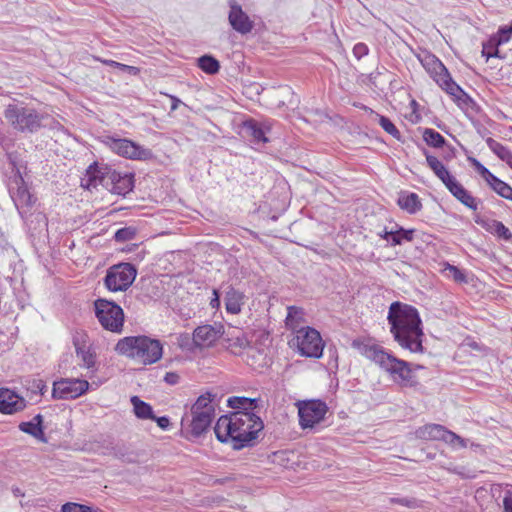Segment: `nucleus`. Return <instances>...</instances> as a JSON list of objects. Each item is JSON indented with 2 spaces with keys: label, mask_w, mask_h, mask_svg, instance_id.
Returning a JSON list of instances; mask_svg holds the SVG:
<instances>
[{
  "label": "nucleus",
  "mask_w": 512,
  "mask_h": 512,
  "mask_svg": "<svg viewBox=\"0 0 512 512\" xmlns=\"http://www.w3.org/2000/svg\"><path fill=\"white\" fill-rule=\"evenodd\" d=\"M37 388L40 390L41 394L43 393L42 390L45 388V385L43 384L42 380L38 381Z\"/></svg>",
  "instance_id": "nucleus-59"
},
{
  "label": "nucleus",
  "mask_w": 512,
  "mask_h": 512,
  "mask_svg": "<svg viewBox=\"0 0 512 512\" xmlns=\"http://www.w3.org/2000/svg\"><path fill=\"white\" fill-rule=\"evenodd\" d=\"M222 332V326H199L193 332L192 344L199 348L210 347L222 336Z\"/></svg>",
  "instance_id": "nucleus-16"
},
{
  "label": "nucleus",
  "mask_w": 512,
  "mask_h": 512,
  "mask_svg": "<svg viewBox=\"0 0 512 512\" xmlns=\"http://www.w3.org/2000/svg\"><path fill=\"white\" fill-rule=\"evenodd\" d=\"M95 315L101 326L110 332L120 334L124 326L123 309L106 299H97L94 302Z\"/></svg>",
  "instance_id": "nucleus-7"
},
{
  "label": "nucleus",
  "mask_w": 512,
  "mask_h": 512,
  "mask_svg": "<svg viewBox=\"0 0 512 512\" xmlns=\"http://www.w3.org/2000/svg\"><path fill=\"white\" fill-rule=\"evenodd\" d=\"M391 502H396V503H399L401 505H405V506H410V503L411 501H409L408 499L406 498H402V499H395V498H392L391 499Z\"/></svg>",
  "instance_id": "nucleus-56"
},
{
  "label": "nucleus",
  "mask_w": 512,
  "mask_h": 512,
  "mask_svg": "<svg viewBox=\"0 0 512 512\" xmlns=\"http://www.w3.org/2000/svg\"><path fill=\"white\" fill-rule=\"evenodd\" d=\"M105 143L113 152L128 159L147 160L152 157L151 150L146 149L129 139L107 137Z\"/></svg>",
  "instance_id": "nucleus-11"
},
{
  "label": "nucleus",
  "mask_w": 512,
  "mask_h": 512,
  "mask_svg": "<svg viewBox=\"0 0 512 512\" xmlns=\"http://www.w3.org/2000/svg\"><path fill=\"white\" fill-rule=\"evenodd\" d=\"M113 455L118 458H123L124 454L120 451V449L113 448Z\"/></svg>",
  "instance_id": "nucleus-57"
},
{
  "label": "nucleus",
  "mask_w": 512,
  "mask_h": 512,
  "mask_svg": "<svg viewBox=\"0 0 512 512\" xmlns=\"http://www.w3.org/2000/svg\"><path fill=\"white\" fill-rule=\"evenodd\" d=\"M4 117L14 129L23 133H33L41 127L42 117L34 109L21 105H8Z\"/></svg>",
  "instance_id": "nucleus-6"
},
{
  "label": "nucleus",
  "mask_w": 512,
  "mask_h": 512,
  "mask_svg": "<svg viewBox=\"0 0 512 512\" xmlns=\"http://www.w3.org/2000/svg\"><path fill=\"white\" fill-rule=\"evenodd\" d=\"M89 388V382L81 379H61L54 382L52 396L56 399H75Z\"/></svg>",
  "instance_id": "nucleus-14"
},
{
  "label": "nucleus",
  "mask_w": 512,
  "mask_h": 512,
  "mask_svg": "<svg viewBox=\"0 0 512 512\" xmlns=\"http://www.w3.org/2000/svg\"><path fill=\"white\" fill-rule=\"evenodd\" d=\"M379 125L391 136H393L396 139H400V132L396 128V126L391 122V120L385 116L376 114L375 115Z\"/></svg>",
  "instance_id": "nucleus-38"
},
{
  "label": "nucleus",
  "mask_w": 512,
  "mask_h": 512,
  "mask_svg": "<svg viewBox=\"0 0 512 512\" xmlns=\"http://www.w3.org/2000/svg\"><path fill=\"white\" fill-rule=\"evenodd\" d=\"M388 322L395 341L410 352H422V328L418 311L411 305L393 302L389 307Z\"/></svg>",
  "instance_id": "nucleus-2"
},
{
  "label": "nucleus",
  "mask_w": 512,
  "mask_h": 512,
  "mask_svg": "<svg viewBox=\"0 0 512 512\" xmlns=\"http://www.w3.org/2000/svg\"><path fill=\"white\" fill-rule=\"evenodd\" d=\"M426 161L429 168L442 181L444 185L450 182L454 176L447 170L444 164L435 156L426 153Z\"/></svg>",
  "instance_id": "nucleus-24"
},
{
  "label": "nucleus",
  "mask_w": 512,
  "mask_h": 512,
  "mask_svg": "<svg viewBox=\"0 0 512 512\" xmlns=\"http://www.w3.org/2000/svg\"><path fill=\"white\" fill-rule=\"evenodd\" d=\"M445 443L451 445L454 448H466L467 447V441L457 435L456 433L447 430L444 433L443 439Z\"/></svg>",
  "instance_id": "nucleus-37"
},
{
  "label": "nucleus",
  "mask_w": 512,
  "mask_h": 512,
  "mask_svg": "<svg viewBox=\"0 0 512 512\" xmlns=\"http://www.w3.org/2000/svg\"><path fill=\"white\" fill-rule=\"evenodd\" d=\"M398 205L410 214H414L422 207L419 197L415 193H403L399 196Z\"/></svg>",
  "instance_id": "nucleus-27"
},
{
  "label": "nucleus",
  "mask_w": 512,
  "mask_h": 512,
  "mask_svg": "<svg viewBox=\"0 0 512 512\" xmlns=\"http://www.w3.org/2000/svg\"><path fill=\"white\" fill-rule=\"evenodd\" d=\"M418 59L427 73L448 94L457 99L466 95L461 87L453 81L447 68L435 55L425 51L418 55Z\"/></svg>",
  "instance_id": "nucleus-5"
},
{
  "label": "nucleus",
  "mask_w": 512,
  "mask_h": 512,
  "mask_svg": "<svg viewBox=\"0 0 512 512\" xmlns=\"http://www.w3.org/2000/svg\"><path fill=\"white\" fill-rule=\"evenodd\" d=\"M243 130L248 136L252 137L256 143H267L269 141L265 136L269 128L256 120L250 119L245 121L243 123Z\"/></svg>",
  "instance_id": "nucleus-22"
},
{
  "label": "nucleus",
  "mask_w": 512,
  "mask_h": 512,
  "mask_svg": "<svg viewBox=\"0 0 512 512\" xmlns=\"http://www.w3.org/2000/svg\"><path fill=\"white\" fill-rule=\"evenodd\" d=\"M61 512H99V510L87 505L68 502L62 505Z\"/></svg>",
  "instance_id": "nucleus-40"
},
{
  "label": "nucleus",
  "mask_w": 512,
  "mask_h": 512,
  "mask_svg": "<svg viewBox=\"0 0 512 512\" xmlns=\"http://www.w3.org/2000/svg\"><path fill=\"white\" fill-rule=\"evenodd\" d=\"M153 420H156L157 422V425L162 428V429H166L168 428V426L170 425V420L168 417L166 416H162V417H156L153 419Z\"/></svg>",
  "instance_id": "nucleus-50"
},
{
  "label": "nucleus",
  "mask_w": 512,
  "mask_h": 512,
  "mask_svg": "<svg viewBox=\"0 0 512 512\" xmlns=\"http://www.w3.org/2000/svg\"><path fill=\"white\" fill-rule=\"evenodd\" d=\"M446 428L439 424H428L416 431L417 437L424 440H442Z\"/></svg>",
  "instance_id": "nucleus-25"
},
{
  "label": "nucleus",
  "mask_w": 512,
  "mask_h": 512,
  "mask_svg": "<svg viewBox=\"0 0 512 512\" xmlns=\"http://www.w3.org/2000/svg\"><path fill=\"white\" fill-rule=\"evenodd\" d=\"M475 222L483 227L486 231L492 234H496L505 240L512 238V234L510 233L509 229L500 221L476 216Z\"/></svg>",
  "instance_id": "nucleus-20"
},
{
  "label": "nucleus",
  "mask_w": 512,
  "mask_h": 512,
  "mask_svg": "<svg viewBox=\"0 0 512 512\" xmlns=\"http://www.w3.org/2000/svg\"><path fill=\"white\" fill-rule=\"evenodd\" d=\"M458 201H460L463 205L466 207L477 210L478 208V201L475 197H473L468 191L463 194L461 197H458Z\"/></svg>",
  "instance_id": "nucleus-44"
},
{
  "label": "nucleus",
  "mask_w": 512,
  "mask_h": 512,
  "mask_svg": "<svg viewBox=\"0 0 512 512\" xmlns=\"http://www.w3.org/2000/svg\"><path fill=\"white\" fill-rule=\"evenodd\" d=\"M207 412L210 414H214V406L212 404V395L210 393H206L198 397L196 402L193 404L191 408V412Z\"/></svg>",
  "instance_id": "nucleus-33"
},
{
  "label": "nucleus",
  "mask_w": 512,
  "mask_h": 512,
  "mask_svg": "<svg viewBox=\"0 0 512 512\" xmlns=\"http://www.w3.org/2000/svg\"><path fill=\"white\" fill-rule=\"evenodd\" d=\"M303 315L304 313L301 308L295 306L288 307V313L285 320L286 326L297 332L300 329V323L303 320Z\"/></svg>",
  "instance_id": "nucleus-30"
},
{
  "label": "nucleus",
  "mask_w": 512,
  "mask_h": 512,
  "mask_svg": "<svg viewBox=\"0 0 512 512\" xmlns=\"http://www.w3.org/2000/svg\"><path fill=\"white\" fill-rule=\"evenodd\" d=\"M391 234H392V231H388L385 228L381 233H379V236L389 242Z\"/></svg>",
  "instance_id": "nucleus-55"
},
{
  "label": "nucleus",
  "mask_w": 512,
  "mask_h": 512,
  "mask_svg": "<svg viewBox=\"0 0 512 512\" xmlns=\"http://www.w3.org/2000/svg\"><path fill=\"white\" fill-rule=\"evenodd\" d=\"M225 347L233 354H239L243 349L249 346V341L245 334L237 328L230 327L222 332Z\"/></svg>",
  "instance_id": "nucleus-18"
},
{
  "label": "nucleus",
  "mask_w": 512,
  "mask_h": 512,
  "mask_svg": "<svg viewBox=\"0 0 512 512\" xmlns=\"http://www.w3.org/2000/svg\"><path fill=\"white\" fill-rule=\"evenodd\" d=\"M86 339L87 335L85 333H77L73 337V344L77 357L81 359V365L87 369H91L95 366L96 354L87 345Z\"/></svg>",
  "instance_id": "nucleus-17"
},
{
  "label": "nucleus",
  "mask_w": 512,
  "mask_h": 512,
  "mask_svg": "<svg viewBox=\"0 0 512 512\" xmlns=\"http://www.w3.org/2000/svg\"><path fill=\"white\" fill-rule=\"evenodd\" d=\"M228 5L230 8L228 21L231 27L243 35L250 33L254 27L250 17L243 11L236 0H228Z\"/></svg>",
  "instance_id": "nucleus-15"
},
{
  "label": "nucleus",
  "mask_w": 512,
  "mask_h": 512,
  "mask_svg": "<svg viewBox=\"0 0 512 512\" xmlns=\"http://www.w3.org/2000/svg\"><path fill=\"white\" fill-rule=\"evenodd\" d=\"M229 407L237 411L253 412L257 407V400L246 397H231L228 399Z\"/></svg>",
  "instance_id": "nucleus-28"
},
{
  "label": "nucleus",
  "mask_w": 512,
  "mask_h": 512,
  "mask_svg": "<svg viewBox=\"0 0 512 512\" xmlns=\"http://www.w3.org/2000/svg\"><path fill=\"white\" fill-rule=\"evenodd\" d=\"M445 187L457 200L458 197H461L467 192V190L457 181L455 177L450 182L446 183Z\"/></svg>",
  "instance_id": "nucleus-43"
},
{
  "label": "nucleus",
  "mask_w": 512,
  "mask_h": 512,
  "mask_svg": "<svg viewBox=\"0 0 512 512\" xmlns=\"http://www.w3.org/2000/svg\"><path fill=\"white\" fill-rule=\"evenodd\" d=\"M296 346L302 356L320 358L323 354L324 343L320 333L311 327L300 328L295 338Z\"/></svg>",
  "instance_id": "nucleus-9"
},
{
  "label": "nucleus",
  "mask_w": 512,
  "mask_h": 512,
  "mask_svg": "<svg viewBox=\"0 0 512 512\" xmlns=\"http://www.w3.org/2000/svg\"><path fill=\"white\" fill-rule=\"evenodd\" d=\"M114 350L142 365L157 363L163 356V345L155 338L146 335L126 336L118 340Z\"/></svg>",
  "instance_id": "nucleus-3"
},
{
  "label": "nucleus",
  "mask_w": 512,
  "mask_h": 512,
  "mask_svg": "<svg viewBox=\"0 0 512 512\" xmlns=\"http://www.w3.org/2000/svg\"><path fill=\"white\" fill-rule=\"evenodd\" d=\"M190 343H192L190 337L186 334V335H181L180 336V339H179V345L181 348H189V345Z\"/></svg>",
  "instance_id": "nucleus-52"
},
{
  "label": "nucleus",
  "mask_w": 512,
  "mask_h": 512,
  "mask_svg": "<svg viewBox=\"0 0 512 512\" xmlns=\"http://www.w3.org/2000/svg\"><path fill=\"white\" fill-rule=\"evenodd\" d=\"M443 272L447 276L452 277L453 280L457 283H466L467 282L466 275L460 269H458L456 266H453V265H450L447 263V264H445Z\"/></svg>",
  "instance_id": "nucleus-39"
},
{
  "label": "nucleus",
  "mask_w": 512,
  "mask_h": 512,
  "mask_svg": "<svg viewBox=\"0 0 512 512\" xmlns=\"http://www.w3.org/2000/svg\"><path fill=\"white\" fill-rule=\"evenodd\" d=\"M328 411L325 402L320 400H308L298 403L299 424L302 429H313L324 420Z\"/></svg>",
  "instance_id": "nucleus-10"
},
{
  "label": "nucleus",
  "mask_w": 512,
  "mask_h": 512,
  "mask_svg": "<svg viewBox=\"0 0 512 512\" xmlns=\"http://www.w3.org/2000/svg\"><path fill=\"white\" fill-rule=\"evenodd\" d=\"M473 165L475 166L478 173L485 179V181L487 183L490 182V180L494 176V174H492L485 166H483L476 159H473Z\"/></svg>",
  "instance_id": "nucleus-46"
},
{
  "label": "nucleus",
  "mask_w": 512,
  "mask_h": 512,
  "mask_svg": "<svg viewBox=\"0 0 512 512\" xmlns=\"http://www.w3.org/2000/svg\"><path fill=\"white\" fill-rule=\"evenodd\" d=\"M133 188V176L131 174H123L122 179L116 186H112V193L117 195H126Z\"/></svg>",
  "instance_id": "nucleus-35"
},
{
  "label": "nucleus",
  "mask_w": 512,
  "mask_h": 512,
  "mask_svg": "<svg viewBox=\"0 0 512 512\" xmlns=\"http://www.w3.org/2000/svg\"><path fill=\"white\" fill-rule=\"evenodd\" d=\"M263 428V421L254 412L236 411L229 416H221L214 432L220 442H230L234 449L240 450L253 446Z\"/></svg>",
  "instance_id": "nucleus-1"
},
{
  "label": "nucleus",
  "mask_w": 512,
  "mask_h": 512,
  "mask_svg": "<svg viewBox=\"0 0 512 512\" xmlns=\"http://www.w3.org/2000/svg\"><path fill=\"white\" fill-rule=\"evenodd\" d=\"M177 378H178V376L174 373H167L165 376V380L170 384L176 383Z\"/></svg>",
  "instance_id": "nucleus-54"
},
{
  "label": "nucleus",
  "mask_w": 512,
  "mask_h": 512,
  "mask_svg": "<svg viewBox=\"0 0 512 512\" xmlns=\"http://www.w3.org/2000/svg\"><path fill=\"white\" fill-rule=\"evenodd\" d=\"M244 295L240 291L229 287L225 295V306L228 313L238 314L242 309Z\"/></svg>",
  "instance_id": "nucleus-23"
},
{
  "label": "nucleus",
  "mask_w": 512,
  "mask_h": 512,
  "mask_svg": "<svg viewBox=\"0 0 512 512\" xmlns=\"http://www.w3.org/2000/svg\"><path fill=\"white\" fill-rule=\"evenodd\" d=\"M213 295H214V297L211 299L210 305L212 308H218L220 305V297H219L218 291L214 289Z\"/></svg>",
  "instance_id": "nucleus-53"
},
{
  "label": "nucleus",
  "mask_w": 512,
  "mask_h": 512,
  "mask_svg": "<svg viewBox=\"0 0 512 512\" xmlns=\"http://www.w3.org/2000/svg\"><path fill=\"white\" fill-rule=\"evenodd\" d=\"M488 184L498 195L512 201V187L510 185L495 175L491 178Z\"/></svg>",
  "instance_id": "nucleus-32"
},
{
  "label": "nucleus",
  "mask_w": 512,
  "mask_h": 512,
  "mask_svg": "<svg viewBox=\"0 0 512 512\" xmlns=\"http://www.w3.org/2000/svg\"><path fill=\"white\" fill-rule=\"evenodd\" d=\"M137 275L135 267L130 263H120L107 270L104 278L106 288L111 292L126 291Z\"/></svg>",
  "instance_id": "nucleus-8"
},
{
  "label": "nucleus",
  "mask_w": 512,
  "mask_h": 512,
  "mask_svg": "<svg viewBox=\"0 0 512 512\" xmlns=\"http://www.w3.org/2000/svg\"><path fill=\"white\" fill-rule=\"evenodd\" d=\"M9 192L21 217L24 218L36 199L28 190L22 176L17 175L11 180Z\"/></svg>",
  "instance_id": "nucleus-12"
},
{
  "label": "nucleus",
  "mask_w": 512,
  "mask_h": 512,
  "mask_svg": "<svg viewBox=\"0 0 512 512\" xmlns=\"http://www.w3.org/2000/svg\"><path fill=\"white\" fill-rule=\"evenodd\" d=\"M398 232L400 234V238H402V242L403 241H412L413 240V235H414V230L413 229H404L402 227H399L398 229Z\"/></svg>",
  "instance_id": "nucleus-49"
},
{
  "label": "nucleus",
  "mask_w": 512,
  "mask_h": 512,
  "mask_svg": "<svg viewBox=\"0 0 512 512\" xmlns=\"http://www.w3.org/2000/svg\"><path fill=\"white\" fill-rule=\"evenodd\" d=\"M97 60L100 61L101 63L105 64V65L117 68V69H119L121 71H127V72H129L131 74H134V75L138 72V68H136L134 66H129V65H126V64H122V63L116 62L114 60L101 59V58H97Z\"/></svg>",
  "instance_id": "nucleus-42"
},
{
  "label": "nucleus",
  "mask_w": 512,
  "mask_h": 512,
  "mask_svg": "<svg viewBox=\"0 0 512 512\" xmlns=\"http://www.w3.org/2000/svg\"><path fill=\"white\" fill-rule=\"evenodd\" d=\"M136 235V229L134 227H124L121 229H118L115 232L114 239L117 242H124L132 240Z\"/></svg>",
  "instance_id": "nucleus-41"
},
{
  "label": "nucleus",
  "mask_w": 512,
  "mask_h": 512,
  "mask_svg": "<svg viewBox=\"0 0 512 512\" xmlns=\"http://www.w3.org/2000/svg\"><path fill=\"white\" fill-rule=\"evenodd\" d=\"M498 34H499V38L497 41L498 45L507 43L512 36V24L509 26L500 27Z\"/></svg>",
  "instance_id": "nucleus-45"
},
{
  "label": "nucleus",
  "mask_w": 512,
  "mask_h": 512,
  "mask_svg": "<svg viewBox=\"0 0 512 512\" xmlns=\"http://www.w3.org/2000/svg\"><path fill=\"white\" fill-rule=\"evenodd\" d=\"M198 66L207 74H215L220 68L219 62L209 55H204L198 58Z\"/></svg>",
  "instance_id": "nucleus-34"
},
{
  "label": "nucleus",
  "mask_w": 512,
  "mask_h": 512,
  "mask_svg": "<svg viewBox=\"0 0 512 512\" xmlns=\"http://www.w3.org/2000/svg\"><path fill=\"white\" fill-rule=\"evenodd\" d=\"M19 428L21 431L32 435L36 439L44 440L42 416L40 414L34 416L31 421L22 422Z\"/></svg>",
  "instance_id": "nucleus-26"
},
{
  "label": "nucleus",
  "mask_w": 512,
  "mask_h": 512,
  "mask_svg": "<svg viewBox=\"0 0 512 512\" xmlns=\"http://www.w3.org/2000/svg\"><path fill=\"white\" fill-rule=\"evenodd\" d=\"M423 138L429 146L436 148L442 147L445 143L444 137L439 132L429 128L425 129Z\"/></svg>",
  "instance_id": "nucleus-36"
},
{
  "label": "nucleus",
  "mask_w": 512,
  "mask_h": 512,
  "mask_svg": "<svg viewBox=\"0 0 512 512\" xmlns=\"http://www.w3.org/2000/svg\"><path fill=\"white\" fill-rule=\"evenodd\" d=\"M389 242L392 246L402 244V238H400V234H399L398 230L392 231Z\"/></svg>",
  "instance_id": "nucleus-51"
},
{
  "label": "nucleus",
  "mask_w": 512,
  "mask_h": 512,
  "mask_svg": "<svg viewBox=\"0 0 512 512\" xmlns=\"http://www.w3.org/2000/svg\"><path fill=\"white\" fill-rule=\"evenodd\" d=\"M191 433L194 436H200L210 427L214 414L207 412H191Z\"/></svg>",
  "instance_id": "nucleus-21"
},
{
  "label": "nucleus",
  "mask_w": 512,
  "mask_h": 512,
  "mask_svg": "<svg viewBox=\"0 0 512 512\" xmlns=\"http://www.w3.org/2000/svg\"><path fill=\"white\" fill-rule=\"evenodd\" d=\"M486 144L501 160L506 161L507 163L512 162V152L507 147L493 138L486 139Z\"/></svg>",
  "instance_id": "nucleus-31"
},
{
  "label": "nucleus",
  "mask_w": 512,
  "mask_h": 512,
  "mask_svg": "<svg viewBox=\"0 0 512 512\" xmlns=\"http://www.w3.org/2000/svg\"><path fill=\"white\" fill-rule=\"evenodd\" d=\"M353 345L359 348L361 354L389 373L396 383L403 386L412 385L413 374L407 362L396 358L375 344H359L354 341Z\"/></svg>",
  "instance_id": "nucleus-4"
},
{
  "label": "nucleus",
  "mask_w": 512,
  "mask_h": 512,
  "mask_svg": "<svg viewBox=\"0 0 512 512\" xmlns=\"http://www.w3.org/2000/svg\"><path fill=\"white\" fill-rule=\"evenodd\" d=\"M504 512H512V489L505 492L503 497Z\"/></svg>",
  "instance_id": "nucleus-47"
},
{
  "label": "nucleus",
  "mask_w": 512,
  "mask_h": 512,
  "mask_svg": "<svg viewBox=\"0 0 512 512\" xmlns=\"http://www.w3.org/2000/svg\"><path fill=\"white\" fill-rule=\"evenodd\" d=\"M131 403L133 405L135 415L140 419H154L152 407L139 399L137 396L131 397Z\"/></svg>",
  "instance_id": "nucleus-29"
},
{
  "label": "nucleus",
  "mask_w": 512,
  "mask_h": 512,
  "mask_svg": "<svg viewBox=\"0 0 512 512\" xmlns=\"http://www.w3.org/2000/svg\"><path fill=\"white\" fill-rule=\"evenodd\" d=\"M353 53L354 55L357 57V58H361L365 55H367L368 53V48L365 44L363 43H358L354 46L353 48Z\"/></svg>",
  "instance_id": "nucleus-48"
},
{
  "label": "nucleus",
  "mask_w": 512,
  "mask_h": 512,
  "mask_svg": "<svg viewBox=\"0 0 512 512\" xmlns=\"http://www.w3.org/2000/svg\"><path fill=\"white\" fill-rule=\"evenodd\" d=\"M25 407V400L14 392L3 389L0 390V412L13 414Z\"/></svg>",
  "instance_id": "nucleus-19"
},
{
  "label": "nucleus",
  "mask_w": 512,
  "mask_h": 512,
  "mask_svg": "<svg viewBox=\"0 0 512 512\" xmlns=\"http://www.w3.org/2000/svg\"><path fill=\"white\" fill-rule=\"evenodd\" d=\"M86 176L88 177V188H96L98 185H101L112 192V186H116L118 184V182L122 179L123 174L108 167L100 168L96 165H91L87 169Z\"/></svg>",
  "instance_id": "nucleus-13"
},
{
  "label": "nucleus",
  "mask_w": 512,
  "mask_h": 512,
  "mask_svg": "<svg viewBox=\"0 0 512 512\" xmlns=\"http://www.w3.org/2000/svg\"><path fill=\"white\" fill-rule=\"evenodd\" d=\"M172 99H173V104L171 106V109L175 110L178 107L179 100L177 98H174V97Z\"/></svg>",
  "instance_id": "nucleus-58"
}]
</instances>
